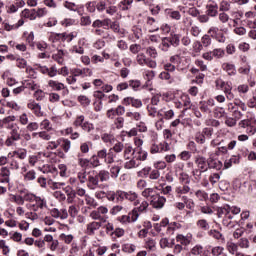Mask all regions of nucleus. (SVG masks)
Returning <instances> with one entry per match:
<instances>
[{"label":"nucleus","instance_id":"nucleus-9","mask_svg":"<svg viewBox=\"0 0 256 256\" xmlns=\"http://www.w3.org/2000/svg\"><path fill=\"white\" fill-rule=\"evenodd\" d=\"M122 103L126 107L132 105L133 107H135V109H141V107H143V102L140 99H136L134 97H126L123 99Z\"/></svg>","mask_w":256,"mask_h":256},{"label":"nucleus","instance_id":"nucleus-42","mask_svg":"<svg viewBox=\"0 0 256 256\" xmlns=\"http://www.w3.org/2000/svg\"><path fill=\"white\" fill-rule=\"evenodd\" d=\"M203 251H204V248L201 244H196L191 250H190V253L191 255H194V256H201L203 255Z\"/></svg>","mask_w":256,"mask_h":256},{"label":"nucleus","instance_id":"nucleus-35","mask_svg":"<svg viewBox=\"0 0 256 256\" xmlns=\"http://www.w3.org/2000/svg\"><path fill=\"white\" fill-rule=\"evenodd\" d=\"M41 173L49 174L52 173L53 175H57V168L50 166V165H44L42 167L38 168Z\"/></svg>","mask_w":256,"mask_h":256},{"label":"nucleus","instance_id":"nucleus-27","mask_svg":"<svg viewBox=\"0 0 256 256\" xmlns=\"http://www.w3.org/2000/svg\"><path fill=\"white\" fill-rule=\"evenodd\" d=\"M141 195L142 197H145V199H149V201L151 202L153 200V197L157 195V192H155V189L153 188H145L142 191Z\"/></svg>","mask_w":256,"mask_h":256},{"label":"nucleus","instance_id":"nucleus-46","mask_svg":"<svg viewBox=\"0 0 256 256\" xmlns=\"http://www.w3.org/2000/svg\"><path fill=\"white\" fill-rule=\"evenodd\" d=\"M197 228L202 229V231H209V222L205 219H200L196 222Z\"/></svg>","mask_w":256,"mask_h":256},{"label":"nucleus","instance_id":"nucleus-5","mask_svg":"<svg viewBox=\"0 0 256 256\" xmlns=\"http://www.w3.org/2000/svg\"><path fill=\"white\" fill-rule=\"evenodd\" d=\"M240 129H246L247 135H255L256 133V120L254 118H247L238 123Z\"/></svg>","mask_w":256,"mask_h":256},{"label":"nucleus","instance_id":"nucleus-63","mask_svg":"<svg viewBox=\"0 0 256 256\" xmlns=\"http://www.w3.org/2000/svg\"><path fill=\"white\" fill-rule=\"evenodd\" d=\"M26 215H27L28 219H31V221H37V219H39V217H42L43 213L32 211L30 213H27Z\"/></svg>","mask_w":256,"mask_h":256},{"label":"nucleus","instance_id":"nucleus-51","mask_svg":"<svg viewBox=\"0 0 256 256\" xmlns=\"http://www.w3.org/2000/svg\"><path fill=\"white\" fill-rule=\"evenodd\" d=\"M195 195L199 201H207L209 199V194L203 190L196 191Z\"/></svg>","mask_w":256,"mask_h":256},{"label":"nucleus","instance_id":"nucleus-62","mask_svg":"<svg viewBox=\"0 0 256 256\" xmlns=\"http://www.w3.org/2000/svg\"><path fill=\"white\" fill-rule=\"evenodd\" d=\"M126 117L133 119L134 121H141V113L139 112H127Z\"/></svg>","mask_w":256,"mask_h":256},{"label":"nucleus","instance_id":"nucleus-33","mask_svg":"<svg viewBox=\"0 0 256 256\" xmlns=\"http://www.w3.org/2000/svg\"><path fill=\"white\" fill-rule=\"evenodd\" d=\"M60 147L63 149L64 153H69V150L71 149V140L60 138Z\"/></svg>","mask_w":256,"mask_h":256},{"label":"nucleus","instance_id":"nucleus-59","mask_svg":"<svg viewBox=\"0 0 256 256\" xmlns=\"http://www.w3.org/2000/svg\"><path fill=\"white\" fill-rule=\"evenodd\" d=\"M48 185H49L50 189H53V190L61 189V187H65L64 182H53V180H49Z\"/></svg>","mask_w":256,"mask_h":256},{"label":"nucleus","instance_id":"nucleus-29","mask_svg":"<svg viewBox=\"0 0 256 256\" xmlns=\"http://www.w3.org/2000/svg\"><path fill=\"white\" fill-rule=\"evenodd\" d=\"M98 180L100 179L101 183H105L111 179V174L107 170H100L97 172Z\"/></svg>","mask_w":256,"mask_h":256},{"label":"nucleus","instance_id":"nucleus-6","mask_svg":"<svg viewBox=\"0 0 256 256\" xmlns=\"http://www.w3.org/2000/svg\"><path fill=\"white\" fill-rule=\"evenodd\" d=\"M47 200L41 196H37L36 200H34L33 204L29 205L30 211H35L38 213H43L45 209H48Z\"/></svg>","mask_w":256,"mask_h":256},{"label":"nucleus","instance_id":"nucleus-39","mask_svg":"<svg viewBox=\"0 0 256 256\" xmlns=\"http://www.w3.org/2000/svg\"><path fill=\"white\" fill-rule=\"evenodd\" d=\"M139 215H141V213L139 212V210H137L136 208L132 209L129 213H128V217L130 219V223H135L137 221V219H139Z\"/></svg>","mask_w":256,"mask_h":256},{"label":"nucleus","instance_id":"nucleus-23","mask_svg":"<svg viewBox=\"0 0 256 256\" xmlns=\"http://www.w3.org/2000/svg\"><path fill=\"white\" fill-rule=\"evenodd\" d=\"M147 25L149 27V32L154 33V31H159V23L155 18L153 17H148L147 18Z\"/></svg>","mask_w":256,"mask_h":256},{"label":"nucleus","instance_id":"nucleus-24","mask_svg":"<svg viewBox=\"0 0 256 256\" xmlns=\"http://www.w3.org/2000/svg\"><path fill=\"white\" fill-rule=\"evenodd\" d=\"M144 248L148 251H156L157 250V241L153 238H146L144 242Z\"/></svg>","mask_w":256,"mask_h":256},{"label":"nucleus","instance_id":"nucleus-3","mask_svg":"<svg viewBox=\"0 0 256 256\" xmlns=\"http://www.w3.org/2000/svg\"><path fill=\"white\" fill-rule=\"evenodd\" d=\"M107 213H109V209L105 206H100L90 213V217L94 221H99V223H107Z\"/></svg>","mask_w":256,"mask_h":256},{"label":"nucleus","instance_id":"nucleus-53","mask_svg":"<svg viewBox=\"0 0 256 256\" xmlns=\"http://www.w3.org/2000/svg\"><path fill=\"white\" fill-rule=\"evenodd\" d=\"M89 177V173L87 171L83 170L78 172L77 178L79 179L80 183H87Z\"/></svg>","mask_w":256,"mask_h":256},{"label":"nucleus","instance_id":"nucleus-30","mask_svg":"<svg viewBox=\"0 0 256 256\" xmlns=\"http://www.w3.org/2000/svg\"><path fill=\"white\" fill-rule=\"evenodd\" d=\"M226 249L230 255H235V253H238L239 251V245L235 244L233 241H228L226 243Z\"/></svg>","mask_w":256,"mask_h":256},{"label":"nucleus","instance_id":"nucleus-15","mask_svg":"<svg viewBox=\"0 0 256 256\" xmlns=\"http://www.w3.org/2000/svg\"><path fill=\"white\" fill-rule=\"evenodd\" d=\"M97 158L98 159H104V162L106 163V165H112V163H115L113 161V158L110 159L109 150L107 152V149H102V150L98 151Z\"/></svg>","mask_w":256,"mask_h":256},{"label":"nucleus","instance_id":"nucleus-1","mask_svg":"<svg viewBox=\"0 0 256 256\" xmlns=\"http://www.w3.org/2000/svg\"><path fill=\"white\" fill-rule=\"evenodd\" d=\"M148 55V57H147ZM159 53L157 49L153 46H149L146 48V55L144 53H140L136 57V61L138 65L141 67H149L150 69H157V61L153 59H157Z\"/></svg>","mask_w":256,"mask_h":256},{"label":"nucleus","instance_id":"nucleus-50","mask_svg":"<svg viewBox=\"0 0 256 256\" xmlns=\"http://www.w3.org/2000/svg\"><path fill=\"white\" fill-rule=\"evenodd\" d=\"M166 15L171 19H175V21H179L181 19V13L179 11L166 10Z\"/></svg>","mask_w":256,"mask_h":256},{"label":"nucleus","instance_id":"nucleus-38","mask_svg":"<svg viewBox=\"0 0 256 256\" xmlns=\"http://www.w3.org/2000/svg\"><path fill=\"white\" fill-rule=\"evenodd\" d=\"M63 57H65V51L63 50H58L52 55V59H54V61H57V63H59L60 65H63Z\"/></svg>","mask_w":256,"mask_h":256},{"label":"nucleus","instance_id":"nucleus-45","mask_svg":"<svg viewBox=\"0 0 256 256\" xmlns=\"http://www.w3.org/2000/svg\"><path fill=\"white\" fill-rule=\"evenodd\" d=\"M171 41L169 40V37L163 38L162 42L160 44L161 51L167 52L169 51V48L171 47Z\"/></svg>","mask_w":256,"mask_h":256},{"label":"nucleus","instance_id":"nucleus-12","mask_svg":"<svg viewBox=\"0 0 256 256\" xmlns=\"http://www.w3.org/2000/svg\"><path fill=\"white\" fill-rule=\"evenodd\" d=\"M195 165L198 167L200 171H207L209 169L208 163H207V158L203 156H196L195 157Z\"/></svg>","mask_w":256,"mask_h":256},{"label":"nucleus","instance_id":"nucleus-17","mask_svg":"<svg viewBox=\"0 0 256 256\" xmlns=\"http://www.w3.org/2000/svg\"><path fill=\"white\" fill-rule=\"evenodd\" d=\"M147 151H144L141 148H136L135 151H133V157L135 160L138 161H146L147 160Z\"/></svg>","mask_w":256,"mask_h":256},{"label":"nucleus","instance_id":"nucleus-64","mask_svg":"<svg viewBox=\"0 0 256 256\" xmlns=\"http://www.w3.org/2000/svg\"><path fill=\"white\" fill-rule=\"evenodd\" d=\"M63 5L66 9H69V11H78L79 10V6H77L73 2L65 1Z\"/></svg>","mask_w":256,"mask_h":256},{"label":"nucleus","instance_id":"nucleus-32","mask_svg":"<svg viewBox=\"0 0 256 256\" xmlns=\"http://www.w3.org/2000/svg\"><path fill=\"white\" fill-rule=\"evenodd\" d=\"M17 120V117L15 116H8L2 119V124L6 129H9L11 125H17V123H13L14 121Z\"/></svg>","mask_w":256,"mask_h":256},{"label":"nucleus","instance_id":"nucleus-48","mask_svg":"<svg viewBox=\"0 0 256 256\" xmlns=\"http://www.w3.org/2000/svg\"><path fill=\"white\" fill-rule=\"evenodd\" d=\"M119 173H121V166L114 165L110 168V176L112 179H117Z\"/></svg>","mask_w":256,"mask_h":256},{"label":"nucleus","instance_id":"nucleus-57","mask_svg":"<svg viewBox=\"0 0 256 256\" xmlns=\"http://www.w3.org/2000/svg\"><path fill=\"white\" fill-rule=\"evenodd\" d=\"M182 200L185 202L187 209L191 211L195 209V202L192 199H188L187 196H182Z\"/></svg>","mask_w":256,"mask_h":256},{"label":"nucleus","instance_id":"nucleus-19","mask_svg":"<svg viewBox=\"0 0 256 256\" xmlns=\"http://www.w3.org/2000/svg\"><path fill=\"white\" fill-rule=\"evenodd\" d=\"M126 201H130V203H134L135 207L139 205V194L135 191H128L126 192Z\"/></svg>","mask_w":256,"mask_h":256},{"label":"nucleus","instance_id":"nucleus-61","mask_svg":"<svg viewBox=\"0 0 256 256\" xmlns=\"http://www.w3.org/2000/svg\"><path fill=\"white\" fill-rule=\"evenodd\" d=\"M13 155H16V157H18V159H26L27 158V150L18 149L13 152Z\"/></svg>","mask_w":256,"mask_h":256},{"label":"nucleus","instance_id":"nucleus-21","mask_svg":"<svg viewBox=\"0 0 256 256\" xmlns=\"http://www.w3.org/2000/svg\"><path fill=\"white\" fill-rule=\"evenodd\" d=\"M48 87H50L52 91H63V89H65V84L57 80H49Z\"/></svg>","mask_w":256,"mask_h":256},{"label":"nucleus","instance_id":"nucleus-28","mask_svg":"<svg viewBox=\"0 0 256 256\" xmlns=\"http://www.w3.org/2000/svg\"><path fill=\"white\" fill-rule=\"evenodd\" d=\"M35 179H37V172L35 170H28V172L24 173L23 180L25 183H30L35 181Z\"/></svg>","mask_w":256,"mask_h":256},{"label":"nucleus","instance_id":"nucleus-43","mask_svg":"<svg viewBox=\"0 0 256 256\" xmlns=\"http://www.w3.org/2000/svg\"><path fill=\"white\" fill-rule=\"evenodd\" d=\"M122 251H123L124 253H129V254L135 253V251H137V246H136L135 244H129V243H127V244H124V245L122 246Z\"/></svg>","mask_w":256,"mask_h":256},{"label":"nucleus","instance_id":"nucleus-54","mask_svg":"<svg viewBox=\"0 0 256 256\" xmlns=\"http://www.w3.org/2000/svg\"><path fill=\"white\" fill-rule=\"evenodd\" d=\"M116 203H123L125 201L126 192L122 190H118L115 192Z\"/></svg>","mask_w":256,"mask_h":256},{"label":"nucleus","instance_id":"nucleus-26","mask_svg":"<svg viewBox=\"0 0 256 256\" xmlns=\"http://www.w3.org/2000/svg\"><path fill=\"white\" fill-rule=\"evenodd\" d=\"M191 191V187H189V184H182L181 186H177L175 188L176 195H187Z\"/></svg>","mask_w":256,"mask_h":256},{"label":"nucleus","instance_id":"nucleus-7","mask_svg":"<svg viewBox=\"0 0 256 256\" xmlns=\"http://www.w3.org/2000/svg\"><path fill=\"white\" fill-rule=\"evenodd\" d=\"M87 187H88V189H91L92 191H95V189H98L99 177L97 176L96 171L88 172Z\"/></svg>","mask_w":256,"mask_h":256},{"label":"nucleus","instance_id":"nucleus-31","mask_svg":"<svg viewBox=\"0 0 256 256\" xmlns=\"http://www.w3.org/2000/svg\"><path fill=\"white\" fill-rule=\"evenodd\" d=\"M141 165V162L137 161L133 156L130 160L126 161L124 164L125 169H135Z\"/></svg>","mask_w":256,"mask_h":256},{"label":"nucleus","instance_id":"nucleus-2","mask_svg":"<svg viewBox=\"0 0 256 256\" xmlns=\"http://www.w3.org/2000/svg\"><path fill=\"white\" fill-rule=\"evenodd\" d=\"M9 137L5 141L6 147H13L15 145V142L21 140V128L18 124H12L11 126H8Z\"/></svg>","mask_w":256,"mask_h":256},{"label":"nucleus","instance_id":"nucleus-36","mask_svg":"<svg viewBox=\"0 0 256 256\" xmlns=\"http://www.w3.org/2000/svg\"><path fill=\"white\" fill-rule=\"evenodd\" d=\"M231 219H233V215L231 214L223 218L222 224L224 225V227H228V229L235 228V222L231 221Z\"/></svg>","mask_w":256,"mask_h":256},{"label":"nucleus","instance_id":"nucleus-60","mask_svg":"<svg viewBox=\"0 0 256 256\" xmlns=\"http://www.w3.org/2000/svg\"><path fill=\"white\" fill-rule=\"evenodd\" d=\"M128 84H129V87L133 89V91H139V87H141V81L139 80H129Z\"/></svg>","mask_w":256,"mask_h":256},{"label":"nucleus","instance_id":"nucleus-41","mask_svg":"<svg viewBox=\"0 0 256 256\" xmlns=\"http://www.w3.org/2000/svg\"><path fill=\"white\" fill-rule=\"evenodd\" d=\"M211 253L213 256H227V253H225V248L221 246L213 247Z\"/></svg>","mask_w":256,"mask_h":256},{"label":"nucleus","instance_id":"nucleus-49","mask_svg":"<svg viewBox=\"0 0 256 256\" xmlns=\"http://www.w3.org/2000/svg\"><path fill=\"white\" fill-rule=\"evenodd\" d=\"M124 159H131V157H133V147L131 145H126L124 147Z\"/></svg>","mask_w":256,"mask_h":256},{"label":"nucleus","instance_id":"nucleus-22","mask_svg":"<svg viewBox=\"0 0 256 256\" xmlns=\"http://www.w3.org/2000/svg\"><path fill=\"white\" fill-rule=\"evenodd\" d=\"M158 115H160V117H164V119H173V117H175V112L173 111V109H168L164 107L158 111Z\"/></svg>","mask_w":256,"mask_h":256},{"label":"nucleus","instance_id":"nucleus-20","mask_svg":"<svg viewBox=\"0 0 256 256\" xmlns=\"http://www.w3.org/2000/svg\"><path fill=\"white\" fill-rule=\"evenodd\" d=\"M223 92L225 93L227 99L229 101H232V99H235V94H233V86L231 85V82H226L224 84V87L222 88Z\"/></svg>","mask_w":256,"mask_h":256},{"label":"nucleus","instance_id":"nucleus-13","mask_svg":"<svg viewBox=\"0 0 256 256\" xmlns=\"http://www.w3.org/2000/svg\"><path fill=\"white\" fill-rule=\"evenodd\" d=\"M71 73L74 75V77H88L93 75V72L89 68H74L71 70Z\"/></svg>","mask_w":256,"mask_h":256},{"label":"nucleus","instance_id":"nucleus-18","mask_svg":"<svg viewBox=\"0 0 256 256\" xmlns=\"http://www.w3.org/2000/svg\"><path fill=\"white\" fill-rule=\"evenodd\" d=\"M210 3L207 6V16L208 17H217V13H219V5L217 3L210 1Z\"/></svg>","mask_w":256,"mask_h":256},{"label":"nucleus","instance_id":"nucleus-55","mask_svg":"<svg viewBox=\"0 0 256 256\" xmlns=\"http://www.w3.org/2000/svg\"><path fill=\"white\" fill-rule=\"evenodd\" d=\"M59 145H61L60 138L56 141L48 142L46 149H48V151H55V149H57Z\"/></svg>","mask_w":256,"mask_h":256},{"label":"nucleus","instance_id":"nucleus-34","mask_svg":"<svg viewBox=\"0 0 256 256\" xmlns=\"http://www.w3.org/2000/svg\"><path fill=\"white\" fill-rule=\"evenodd\" d=\"M132 5H133V0H122L118 4V7H119L120 11H129V9H131Z\"/></svg>","mask_w":256,"mask_h":256},{"label":"nucleus","instance_id":"nucleus-47","mask_svg":"<svg viewBox=\"0 0 256 256\" xmlns=\"http://www.w3.org/2000/svg\"><path fill=\"white\" fill-rule=\"evenodd\" d=\"M12 203H16V205H25V198L24 196L19 195H12L10 198Z\"/></svg>","mask_w":256,"mask_h":256},{"label":"nucleus","instance_id":"nucleus-52","mask_svg":"<svg viewBox=\"0 0 256 256\" xmlns=\"http://www.w3.org/2000/svg\"><path fill=\"white\" fill-rule=\"evenodd\" d=\"M208 233L210 237H213V239L225 241V237H223V234H221V232L218 230H210Z\"/></svg>","mask_w":256,"mask_h":256},{"label":"nucleus","instance_id":"nucleus-56","mask_svg":"<svg viewBox=\"0 0 256 256\" xmlns=\"http://www.w3.org/2000/svg\"><path fill=\"white\" fill-rule=\"evenodd\" d=\"M23 197H24V201H27L28 203L33 204L38 196L31 192H26L23 195Z\"/></svg>","mask_w":256,"mask_h":256},{"label":"nucleus","instance_id":"nucleus-8","mask_svg":"<svg viewBox=\"0 0 256 256\" xmlns=\"http://www.w3.org/2000/svg\"><path fill=\"white\" fill-rule=\"evenodd\" d=\"M165 203H167V198L159 195L158 193L155 196H152V200L150 201V205L154 209H163L165 207Z\"/></svg>","mask_w":256,"mask_h":256},{"label":"nucleus","instance_id":"nucleus-37","mask_svg":"<svg viewBox=\"0 0 256 256\" xmlns=\"http://www.w3.org/2000/svg\"><path fill=\"white\" fill-rule=\"evenodd\" d=\"M223 71H226L228 75H235L237 73V70L235 69V65L224 63L222 64Z\"/></svg>","mask_w":256,"mask_h":256},{"label":"nucleus","instance_id":"nucleus-25","mask_svg":"<svg viewBox=\"0 0 256 256\" xmlns=\"http://www.w3.org/2000/svg\"><path fill=\"white\" fill-rule=\"evenodd\" d=\"M207 163H208L209 169H216V171L221 170L223 167V163H221V161L213 159V158H209L207 160Z\"/></svg>","mask_w":256,"mask_h":256},{"label":"nucleus","instance_id":"nucleus-10","mask_svg":"<svg viewBox=\"0 0 256 256\" xmlns=\"http://www.w3.org/2000/svg\"><path fill=\"white\" fill-rule=\"evenodd\" d=\"M176 241H177V243H179L183 247H187V246L191 245V241H193V235H191V234H186V235L177 234L176 235Z\"/></svg>","mask_w":256,"mask_h":256},{"label":"nucleus","instance_id":"nucleus-14","mask_svg":"<svg viewBox=\"0 0 256 256\" xmlns=\"http://www.w3.org/2000/svg\"><path fill=\"white\" fill-rule=\"evenodd\" d=\"M101 225H103V223L97 221L88 223L86 229L87 235H95V231H99V229H101Z\"/></svg>","mask_w":256,"mask_h":256},{"label":"nucleus","instance_id":"nucleus-40","mask_svg":"<svg viewBox=\"0 0 256 256\" xmlns=\"http://www.w3.org/2000/svg\"><path fill=\"white\" fill-rule=\"evenodd\" d=\"M37 135L40 139H43V141H51V134L47 133V131L34 132L32 137H37Z\"/></svg>","mask_w":256,"mask_h":256},{"label":"nucleus","instance_id":"nucleus-11","mask_svg":"<svg viewBox=\"0 0 256 256\" xmlns=\"http://www.w3.org/2000/svg\"><path fill=\"white\" fill-rule=\"evenodd\" d=\"M28 109L33 112L36 117H43V111H41V105L35 102L34 100L28 102L27 104Z\"/></svg>","mask_w":256,"mask_h":256},{"label":"nucleus","instance_id":"nucleus-58","mask_svg":"<svg viewBox=\"0 0 256 256\" xmlns=\"http://www.w3.org/2000/svg\"><path fill=\"white\" fill-rule=\"evenodd\" d=\"M227 215H231L230 213H229V205H226V206H224V207H221V208H219L218 209V217H223V218H225V217H227Z\"/></svg>","mask_w":256,"mask_h":256},{"label":"nucleus","instance_id":"nucleus-16","mask_svg":"<svg viewBox=\"0 0 256 256\" xmlns=\"http://www.w3.org/2000/svg\"><path fill=\"white\" fill-rule=\"evenodd\" d=\"M21 17H23L24 19H29L30 21H35L37 19V10L24 9L21 12Z\"/></svg>","mask_w":256,"mask_h":256},{"label":"nucleus","instance_id":"nucleus-44","mask_svg":"<svg viewBox=\"0 0 256 256\" xmlns=\"http://www.w3.org/2000/svg\"><path fill=\"white\" fill-rule=\"evenodd\" d=\"M101 139L104 143H106L107 145H113L115 143V136L111 135V134H103L101 136Z\"/></svg>","mask_w":256,"mask_h":256},{"label":"nucleus","instance_id":"nucleus-4","mask_svg":"<svg viewBox=\"0 0 256 256\" xmlns=\"http://www.w3.org/2000/svg\"><path fill=\"white\" fill-rule=\"evenodd\" d=\"M125 149V146L121 142H117L114 144L112 148L109 149V157L111 160L114 161V163H119L121 161V153H123V150Z\"/></svg>","mask_w":256,"mask_h":256}]
</instances>
